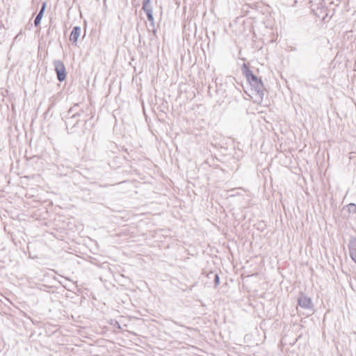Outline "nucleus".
Listing matches in <instances>:
<instances>
[{"label":"nucleus","mask_w":356,"mask_h":356,"mask_svg":"<svg viewBox=\"0 0 356 356\" xmlns=\"http://www.w3.org/2000/svg\"><path fill=\"white\" fill-rule=\"evenodd\" d=\"M246 80L250 85V89L248 91H246V95H248L254 102H261L264 97L263 83L261 80L254 75L247 67Z\"/></svg>","instance_id":"obj_1"},{"label":"nucleus","mask_w":356,"mask_h":356,"mask_svg":"<svg viewBox=\"0 0 356 356\" xmlns=\"http://www.w3.org/2000/svg\"><path fill=\"white\" fill-rule=\"evenodd\" d=\"M325 5L326 2L324 1L321 3L316 4V6H310V8L316 16L318 17H321L323 20H325L327 16V8Z\"/></svg>","instance_id":"obj_2"},{"label":"nucleus","mask_w":356,"mask_h":356,"mask_svg":"<svg viewBox=\"0 0 356 356\" xmlns=\"http://www.w3.org/2000/svg\"><path fill=\"white\" fill-rule=\"evenodd\" d=\"M54 66L58 79L60 81H63L66 78V70L64 63L59 60H56L54 61Z\"/></svg>","instance_id":"obj_3"},{"label":"nucleus","mask_w":356,"mask_h":356,"mask_svg":"<svg viewBox=\"0 0 356 356\" xmlns=\"http://www.w3.org/2000/svg\"><path fill=\"white\" fill-rule=\"evenodd\" d=\"M298 305L302 309L313 310L314 305L310 298L300 293L298 298Z\"/></svg>","instance_id":"obj_4"},{"label":"nucleus","mask_w":356,"mask_h":356,"mask_svg":"<svg viewBox=\"0 0 356 356\" xmlns=\"http://www.w3.org/2000/svg\"><path fill=\"white\" fill-rule=\"evenodd\" d=\"M151 0H143V10L147 15L148 21L150 22L151 26H154V19L153 17L152 7L150 4Z\"/></svg>","instance_id":"obj_5"},{"label":"nucleus","mask_w":356,"mask_h":356,"mask_svg":"<svg viewBox=\"0 0 356 356\" xmlns=\"http://www.w3.org/2000/svg\"><path fill=\"white\" fill-rule=\"evenodd\" d=\"M349 254L351 259L356 264V238L351 237L348 243Z\"/></svg>","instance_id":"obj_6"},{"label":"nucleus","mask_w":356,"mask_h":356,"mask_svg":"<svg viewBox=\"0 0 356 356\" xmlns=\"http://www.w3.org/2000/svg\"><path fill=\"white\" fill-rule=\"evenodd\" d=\"M81 28L79 26H75L73 28L71 34L70 35V40L73 43H76L80 34H81Z\"/></svg>","instance_id":"obj_7"},{"label":"nucleus","mask_w":356,"mask_h":356,"mask_svg":"<svg viewBox=\"0 0 356 356\" xmlns=\"http://www.w3.org/2000/svg\"><path fill=\"white\" fill-rule=\"evenodd\" d=\"M45 8H46V3L44 2V3H43L42 6L39 13L38 14V15L36 16V17L35 19L34 24L35 26H38L40 24V21L42 18Z\"/></svg>","instance_id":"obj_8"},{"label":"nucleus","mask_w":356,"mask_h":356,"mask_svg":"<svg viewBox=\"0 0 356 356\" xmlns=\"http://www.w3.org/2000/svg\"><path fill=\"white\" fill-rule=\"evenodd\" d=\"M348 210L349 213L356 214V204L353 203H350L348 205Z\"/></svg>","instance_id":"obj_9"},{"label":"nucleus","mask_w":356,"mask_h":356,"mask_svg":"<svg viewBox=\"0 0 356 356\" xmlns=\"http://www.w3.org/2000/svg\"><path fill=\"white\" fill-rule=\"evenodd\" d=\"M325 0H309L310 6H316V4L321 3Z\"/></svg>","instance_id":"obj_10"},{"label":"nucleus","mask_w":356,"mask_h":356,"mask_svg":"<svg viewBox=\"0 0 356 356\" xmlns=\"http://www.w3.org/2000/svg\"><path fill=\"white\" fill-rule=\"evenodd\" d=\"M214 282H215V286H217L220 283L219 276L218 274L215 275Z\"/></svg>","instance_id":"obj_11"},{"label":"nucleus","mask_w":356,"mask_h":356,"mask_svg":"<svg viewBox=\"0 0 356 356\" xmlns=\"http://www.w3.org/2000/svg\"><path fill=\"white\" fill-rule=\"evenodd\" d=\"M241 70L243 72H245V63L241 65Z\"/></svg>","instance_id":"obj_12"}]
</instances>
